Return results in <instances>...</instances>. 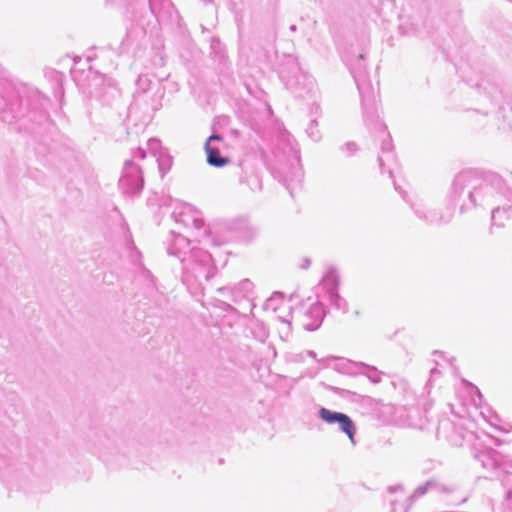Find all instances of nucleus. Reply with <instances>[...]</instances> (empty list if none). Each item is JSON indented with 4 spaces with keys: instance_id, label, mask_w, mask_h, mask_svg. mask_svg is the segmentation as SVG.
Returning a JSON list of instances; mask_svg holds the SVG:
<instances>
[{
    "instance_id": "f257e3e1",
    "label": "nucleus",
    "mask_w": 512,
    "mask_h": 512,
    "mask_svg": "<svg viewBox=\"0 0 512 512\" xmlns=\"http://www.w3.org/2000/svg\"><path fill=\"white\" fill-rule=\"evenodd\" d=\"M320 416L325 422H327L329 424L338 422L341 430L349 437L350 441L352 443L355 442V440H354L355 426H354L353 421L346 414L338 413V412H331L330 410H328L326 408H321Z\"/></svg>"
},
{
    "instance_id": "f03ea898",
    "label": "nucleus",
    "mask_w": 512,
    "mask_h": 512,
    "mask_svg": "<svg viewBox=\"0 0 512 512\" xmlns=\"http://www.w3.org/2000/svg\"><path fill=\"white\" fill-rule=\"evenodd\" d=\"M222 138L218 135H212L208 138L205 144V151L207 155V162L209 165L214 167H223L229 163V159L226 157H222L220 155V151L217 148L211 146V141L218 140L220 141Z\"/></svg>"
}]
</instances>
